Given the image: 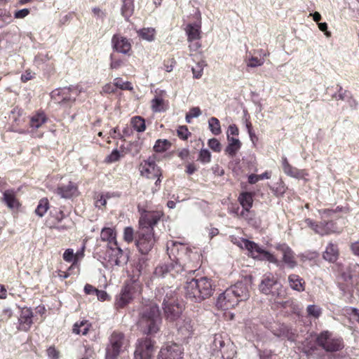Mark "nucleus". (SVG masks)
I'll list each match as a JSON object with an SVG mask.
<instances>
[{
	"label": "nucleus",
	"mask_w": 359,
	"mask_h": 359,
	"mask_svg": "<svg viewBox=\"0 0 359 359\" xmlns=\"http://www.w3.org/2000/svg\"><path fill=\"white\" fill-rule=\"evenodd\" d=\"M162 216L161 211L145 212L141 215L136 245L142 254H147L153 248L156 243L154 226Z\"/></svg>",
	"instance_id": "nucleus-1"
},
{
	"label": "nucleus",
	"mask_w": 359,
	"mask_h": 359,
	"mask_svg": "<svg viewBox=\"0 0 359 359\" xmlns=\"http://www.w3.org/2000/svg\"><path fill=\"white\" fill-rule=\"evenodd\" d=\"M139 315L137 326L141 332L144 334H154L159 330L161 318L156 303L149 302L142 305Z\"/></svg>",
	"instance_id": "nucleus-2"
},
{
	"label": "nucleus",
	"mask_w": 359,
	"mask_h": 359,
	"mask_svg": "<svg viewBox=\"0 0 359 359\" xmlns=\"http://www.w3.org/2000/svg\"><path fill=\"white\" fill-rule=\"evenodd\" d=\"M210 359H233L236 346L226 334H216L210 344Z\"/></svg>",
	"instance_id": "nucleus-3"
},
{
	"label": "nucleus",
	"mask_w": 359,
	"mask_h": 359,
	"mask_svg": "<svg viewBox=\"0 0 359 359\" xmlns=\"http://www.w3.org/2000/svg\"><path fill=\"white\" fill-rule=\"evenodd\" d=\"M184 290L186 297L196 302H200L210 297L213 290L211 280L206 277L187 280Z\"/></svg>",
	"instance_id": "nucleus-4"
},
{
	"label": "nucleus",
	"mask_w": 359,
	"mask_h": 359,
	"mask_svg": "<svg viewBox=\"0 0 359 359\" xmlns=\"http://www.w3.org/2000/svg\"><path fill=\"white\" fill-rule=\"evenodd\" d=\"M261 293L269 296L274 301L284 299L286 290L278 278L271 273H265L259 285Z\"/></svg>",
	"instance_id": "nucleus-5"
},
{
	"label": "nucleus",
	"mask_w": 359,
	"mask_h": 359,
	"mask_svg": "<svg viewBox=\"0 0 359 359\" xmlns=\"http://www.w3.org/2000/svg\"><path fill=\"white\" fill-rule=\"evenodd\" d=\"M181 250L178 253L177 261L175 263L171 262L170 264H162L158 266L154 271V274L157 277H165L167 274L170 273V276H175V274L180 273L182 271L186 269L187 267V263H185V254H191L182 245H180Z\"/></svg>",
	"instance_id": "nucleus-6"
},
{
	"label": "nucleus",
	"mask_w": 359,
	"mask_h": 359,
	"mask_svg": "<svg viewBox=\"0 0 359 359\" xmlns=\"http://www.w3.org/2000/svg\"><path fill=\"white\" fill-rule=\"evenodd\" d=\"M232 241L241 249L248 250L249 255L253 258L267 260L274 264L278 262L277 259L272 254L264 250L253 241L243 238H234Z\"/></svg>",
	"instance_id": "nucleus-7"
},
{
	"label": "nucleus",
	"mask_w": 359,
	"mask_h": 359,
	"mask_svg": "<svg viewBox=\"0 0 359 359\" xmlns=\"http://www.w3.org/2000/svg\"><path fill=\"white\" fill-rule=\"evenodd\" d=\"M128 346V340L121 332H114L109 339V344L106 348L105 359H117Z\"/></svg>",
	"instance_id": "nucleus-8"
},
{
	"label": "nucleus",
	"mask_w": 359,
	"mask_h": 359,
	"mask_svg": "<svg viewBox=\"0 0 359 359\" xmlns=\"http://www.w3.org/2000/svg\"><path fill=\"white\" fill-rule=\"evenodd\" d=\"M140 172L142 177L148 179H155L156 185L161 182L160 177L162 175L161 169L156 165V156H149L147 160H144L140 165Z\"/></svg>",
	"instance_id": "nucleus-9"
},
{
	"label": "nucleus",
	"mask_w": 359,
	"mask_h": 359,
	"mask_svg": "<svg viewBox=\"0 0 359 359\" xmlns=\"http://www.w3.org/2000/svg\"><path fill=\"white\" fill-rule=\"evenodd\" d=\"M163 310L167 320L175 321L178 319L182 311V307L175 303L173 292H168L163 301Z\"/></svg>",
	"instance_id": "nucleus-10"
},
{
	"label": "nucleus",
	"mask_w": 359,
	"mask_h": 359,
	"mask_svg": "<svg viewBox=\"0 0 359 359\" xmlns=\"http://www.w3.org/2000/svg\"><path fill=\"white\" fill-rule=\"evenodd\" d=\"M317 341L320 346L330 352L337 351L344 346L341 339L334 337L328 331L321 332L317 337Z\"/></svg>",
	"instance_id": "nucleus-11"
},
{
	"label": "nucleus",
	"mask_w": 359,
	"mask_h": 359,
	"mask_svg": "<svg viewBox=\"0 0 359 359\" xmlns=\"http://www.w3.org/2000/svg\"><path fill=\"white\" fill-rule=\"evenodd\" d=\"M79 93L77 88H63L51 93V97L59 104H66L74 101Z\"/></svg>",
	"instance_id": "nucleus-12"
},
{
	"label": "nucleus",
	"mask_w": 359,
	"mask_h": 359,
	"mask_svg": "<svg viewBox=\"0 0 359 359\" xmlns=\"http://www.w3.org/2000/svg\"><path fill=\"white\" fill-rule=\"evenodd\" d=\"M154 351V343L149 339H140L134 353V359H152Z\"/></svg>",
	"instance_id": "nucleus-13"
},
{
	"label": "nucleus",
	"mask_w": 359,
	"mask_h": 359,
	"mask_svg": "<svg viewBox=\"0 0 359 359\" xmlns=\"http://www.w3.org/2000/svg\"><path fill=\"white\" fill-rule=\"evenodd\" d=\"M183 348L177 344H167L162 347L158 359H182Z\"/></svg>",
	"instance_id": "nucleus-14"
},
{
	"label": "nucleus",
	"mask_w": 359,
	"mask_h": 359,
	"mask_svg": "<svg viewBox=\"0 0 359 359\" xmlns=\"http://www.w3.org/2000/svg\"><path fill=\"white\" fill-rule=\"evenodd\" d=\"M107 253L109 255V262L111 265L121 266L126 264L128 257L124 253L121 248L117 245L108 248Z\"/></svg>",
	"instance_id": "nucleus-15"
},
{
	"label": "nucleus",
	"mask_w": 359,
	"mask_h": 359,
	"mask_svg": "<svg viewBox=\"0 0 359 359\" xmlns=\"http://www.w3.org/2000/svg\"><path fill=\"white\" fill-rule=\"evenodd\" d=\"M233 294L237 298L238 303L240 301L247 300L250 297V291L247 283L238 282L227 289V294Z\"/></svg>",
	"instance_id": "nucleus-16"
},
{
	"label": "nucleus",
	"mask_w": 359,
	"mask_h": 359,
	"mask_svg": "<svg viewBox=\"0 0 359 359\" xmlns=\"http://www.w3.org/2000/svg\"><path fill=\"white\" fill-rule=\"evenodd\" d=\"M135 285L133 284H128L123 287L120 294L116 297V306L118 308H123L127 305L134 297Z\"/></svg>",
	"instance_id": "nucleus-17"
},
{
	"label": "nucleus",
	"mask_w": 359,
	"mask_h": 359,
	"mask_svg": "<svg viewBox=\"0 0 359 359\" xmlns=\"http://www.w3.org/2000/svg\"><path fill=\"white\" fill-rule=\"evenodd\" d=\"M237 304V298L233 294H227V289L219 295L216 302L217 307L222 310L233 309Z\"/></svg>",
	"instance_id": "nucleus-18"
},
{
	"label": "nucleus",
	"mask_w": 359,
	"mask_h": 359,
	"mask_svg": "<svg viewBox=\"0 0 359 359\" xmlns=\"http://www.w3.org/2000/svg\"><path fill=\"white\" fill-rule=\"evenodd\" d=\"M283 255V261L287 267L294 269L297 265V261L294 256V252L292 249L285 244L278 245L276 247Z\"/></svg>",
	"instance_id": "nucleus-19"
},
{
	"label": "nucleus",
	"mask_w": 359,
	"mask_h": 359,
	"mask_svg": "<svg viewBox=\"0 0 359 359\" xmlns=\"http://www.w3.org/2000/svg\"><path fill=\"white\" fill-rule=\"evenodd\" d=\"M282 164L283 172L288 176L297 179H305L308 176V172L305 170H299L292 167L285 157L283 158Z\"/></svg>",
	"instance_id": "nucleus-20"
},
{
	"label": "nucleus",
	"mask_w": 359,
	"mask_h": 359,
	"mask_svg": "<svg viewBox=\"0 0 359 359\" xmlns=\"http://www.w3.org/2000/svg\"><path fill=\"white\" fill-rule=\"evenodd\" d=\"M178 334L184 339L189 338L193 334V323L192 320L186 318L184 319H180L176 323Z\"/></svg>",
	"instance_id": "nucleus-21"
},
{
	"label": "nucleus",
	"mask_w": 359,
	"mask_h": 359,
	"mask_svg": "<svg viewBox=\"0 0 359 359\" xmlns=\"http://www.w3.org/2000/svg\"><path fill=\"white\" fill-rule=\"evenodd\" d=\"M114 48L118 53L128 54L131 50L129 40L120 35H114L112 38Z\"/></svg>",
	"instance_id": "nucleus-22"
},
{
	"label": "nucleus",
	"mask_w": 359,
	"mask_h": 359,
	"mask_svg": "<svg viewBox=\"0 0 359 359\" xmlns=\"http://www.w3.org/2000/svg\"><path fill=\"white\" fill-rule=\"evenodd\" d=\"M33 312L30 309L23 308L19 317L20 329L23 331L29 330L32 324Z\"/></svg>",
	"instance_id": "nucleus-23"
},
{
	"label": "nucleus",
	"mask_w": 359,
	"mask_h": 359,
	"mask_svg": "<svg viewBox=\"0 0 359 359\" xmlns=\"http://www.w3.org/2000/svg\"><path fill=\"white\" fill-rule=\"evenodd\" d=\"M306 224L311 228L316 233L321 236L330 234L332 233L340 232V230L335 229L325 228V222H322L320 224H316L310 219H305Z\"/></svg>",
	"instance_id": "nucleus-24"
},
{
	"label": "nucleus",
	"mask_w": 359,
	"mask_h": 359,
	"mask_svg": "<svg viewBox=\"0 0 359 359\" xmlns=\"http://www.w3.org/2000/svg\"><path fill=\"white\" fill-rule=\"evenodd\" d=\"M47 121V117L43 111H39L29 118V126L31 132L36 130Z\"/></svg>",
	"instance_id": "nucleus-25"
},
{
	"label": "nucleus",
	"mask_w": 359,
	"mask_h": 359,
	"mask_svg": "<svg viewBox=\"0 0 359 359\" xmlns=\"http://www.w3.org/2000/svg\"><path fill=\"white\" fill-rule=\"evenodd\" d=\"M56 193L61 198H70L77 194V187L71 182L67 184H63L57 187Z\"/></svg>",
	"instance_id": "nucleus-26"
},
{
	"label": "nucleus",
	"mask_w": 359,
	"mask_h": 359,
	"mask_svg": "<svg viewBox=\"0 0 359 359\" xmlns=\"http://www.w3.org/2000/svg\"><path fill=\"white\" fill-rule=\"evenodd\" d=\"M101 240L108 242V248L117 245L116 233L114 228L104 227L100 233Z\"/></svg>",
	"instance_id": "nucleus-27"
},
{
	"label": "nucleus",
	"mask_w": 359,
	"mask_h": 359,
	"mask_svg": "<svg viewBox=\"0 0 359 359\" xmlns=\"http://www.w3.org/2000/svg\"><path fill=\"white\" fill-rule=\"evenodd\" d=\"M16 191L13 189L6 190L3 194V201L10 209L18 208L20 203L16 198Z\"/></svg>",
	"instance_id": "nucleus-28"
},
{
	"label": "nucleus",
	"mask_w": 359,
	"mask_h": 359,
	"mask_svg": "<svg viewBox=\"0 0 359 359\" xmlns=\"http://www.w3.org/2000/svg\"><path fill=\"white\" fill-rule=\"evenodd\" d=\"M290 287L297 292H303L305 290V281L297 274H290L287 278Z\"/></svg>",
	"instance_id": "nucleus-29"
},
{
	"label": "nucleus",
	"mask_w": 359,
	"mask_h": 359,
	"mask_svg": "<svg viewBox=\"0 0 359 359\" xmlns=\"http://www.w3.org/2000/svg\"><path fill=\"white\" fill-rule=\"evenodd\" d=\"M339 257V250L336 245L330 243L327 245L325 250L323 252V257L329 262H334Z\"/></svg>",
	"instance_id": "nucleus-30"
},
{
	"label": "nucleus",
	"mask_w": 359,
	"mask_h": 359,
	"mask_svg": "<svg viewBox=\"0 0 359 359\" xmlns=\"http://www.w3.org/2000/svg\"><path fill=\"white\" fill-rule=\"evenodd\" d=\"M227 141L228 145L225 149V153L229 156L233 157L240 150L242 144L238 138L234 137H229V138H227Z\"/></svg>",
	"instance_id": "nucleus-31"
},
{
	"label": "nucleus",
	"mask_w": 359,
	"mask_h": 359,
	"mask_svg": "<svg viewBox=\"0 0 359 359\" xmlns=\"http://www.w3.org/2000/svg\"><path fill=\"white\" fill-rule=\"evenodd\" d=\"M188 41L192 42L201 39V26L198 24H189L185 29Z\"/></svg>",
	"instance_id": "nucleus-32"
},
{
	"label": "nucleus",
	"mask_w": 359,
	"mask_h": 359,
	"mask_svg": "<svg viewBox=\"0 0 359 359\" xmlns=\"http://www.w3.org/2000/svg\"><path fill=\"white\" fill-rule=\"evenodd\" d=\"M134 0H123V4L121 6V15L125 18L126 20L133 15L134 11Z\"/></svg>",
	"instance_id": "nucleus-33"
},
{
	"label": "nucleus",
	"mask_w": 359,
	"mask_h": 359,
	"mask_svg": "<svg viewBox=\"0 0 359 359\" xmlns=\"http://www.w3.org/2000/svg\"><path fill=\"white\" fill-rule=\"evenodd\" d=\"M90 327V323L87 320H82L79 323H76L74 325L73 332L76 334L86 335Z\"/></svg>",
	"instance_id": "nucleus-34"
},
{
	"label": "nucleus",
	"mask_w": 359,
	"mask_h": 359,
	"mask_svg": "<svg viewBox=\"0 0 359 359\" xmlns=\"http://www.w3.org/2000/svg\"><path fill=\"white\" fill-rule=\"evenodd\" d=\"M238 201L243 208H251L253 203L252 194L248 192H243L239 196Z\"/></svg>",
	"instance_id": "nucleus-35"
},
{
	"label": "nucleus",
	"mask_w": 359,
	"mask_h": 359,
	"mask_svg": "<svg viewBox=\"0 0 359 359\" xmlns=\"http://www.w3.org/2000/svg\"><path fill=\"white\" fill-rule=\"evenodd\" d=\"M138 36L142 39L148 41H152L155 39L156 31L154 28H143L137 31Z\"/></svg>",
	"instance_id": "nucleus-36"
},
{
	"label": "nucleus",
	"mask_w": 359,
	"mask_h": 359,
	"mask_svg": "<svg viewBox=\"0 0 359 359\" xmlns=\"http://www.w3.org/2000/svg\"><path fill=\"white\" fill-rule=\"evenodd\" d=\"M341 278L346 283L347 286H353L356 285L355 275H353L351 272V266L343 272Z\"/></svg>",
	"instance_id": "nucleus-37"
},
{
	"label": "nucleus",
	"mask_w": 359,
	"mask_h": 359,
	"mask_svg": "<svg viewBox=\"0 0 359 359\" xmlns=\"http://www.w3.org/2000/svg\"><path fill=\"white\" fill-rule=\"evenodd\" d=\"M151 109L154 112H161L165 109V101L163 98L156 96L151 100Z\"/></svg>",
	"instance_id": "nucleus-38"
},
{
	"label": "nucleus",
	"mask_w": 359,
	"mask_h": 359,
	"mask_svg": "<svg viewBox=\"0 0 359 359\" xmlns=\"http://www.w3.org/2000/svg\"><path fill=\"white\" fill-rule=\"evenodd\" d=\"M208 126L212 134L218 135L222 133L219 121L215 117H211L208 120Z\"/></svg>",
	"instance_id": "nucleus-39"
},
{
	"label": "nucleus",
	"mask_w": 359,
	"mask_h": 359,
	"mask_svg": "<svg viewBox=\"0 0 359 359\" xmlns=\"http://www.w3.org/2000/svg\"><path fill=\"white\" fill-rule=\"evenodd\" d=\"M131 124L137 132H144L146 129L144 119L140 116H135L132 118Z\"/></svg>",
	"instance_id": "nucleus-40"
},
{
	"label": "nucleus",
	"mask_w": 359,
	"mask_h": 359,
	"mask_svg": "<svg viewBox=\"0 0 359 359\" xmlns=\"http://www.w3.org/2000/svg\"><path fill=\"white\" fill-rule=\"evenodd\" d=\"M171 146L170 142L167 140H158L154 146V150L156 152H163L167 151Z\"/></svg>",
	"instance_id": "nucleus-41"
},
{
	"label": "nucleus",
	"mask_w": 359,
	"mask_h": 359,
	"mask_svg": "<svg viewBox=\"0 0 359 359\" xmlns=\"http://www.w3.org/2000/svg\"><path fill=\"white\" fill-rule=\"evenodd\" d=\"M49 208V203L47 198L40 200L39 205L35 210L36 214L39 217H43Z\"/></svg>",
	"instance_id": "nucleus-42"
},
{
	"label": "nucleus",
	"mask_w": 359,
	"mask_h": 359,
	"mask_svg": "<svg viewBox=\"0 0 359 359\" xmlns=\"http://www.w3.org/2000/svg\"><path fill=\"white\" fill-rule=\"evenodd\" d=\"M12 21V17L9 11L6 9H0V27H4Z\"/></svg>",
	"instance_id": "nucleus-43"
},
{
	"label": "nucleus",
	"mask_w": 359,
	"mask_h": 359,
	"mask_svg": "<svg viewBox=\"0 0 359 359\" xmlns=\"http://www.w3.org/2000/svg\"><path fill=\"white\" fill-rule=\"evenodd\" d=\"M62 257L65 261L67 262H73L74 264H76L78 260V255L74 254L72 249L66 250Z\"/></svg>",
	"instance_id": "nucleus-44"
},
{
	"label": "nucleus",
	"mask_w": 359,
	"mask_h": 359,
	"mask_svg": "<svg viewBox=\"0 0 359 359\" xmlns=\"http://www.w3.org/2000/svg\"><path fill=\"white\" fill-rule=\"evenodd\" d=\"M308 315L314 318H318L321 315V309L316 305H309L306 309Z\"/></svg>",
	"instance_id": "nucleus-45"
},
{
	"label": "nucleus",
	"mask_w": 359,
	"mask_h": 359,
	"mask_svg": "<svg viewBox=\"0 0 359 359\" xmlns=\"http://www.w3.org/2000/svg\"><path fill=\"white\" fill-rule=\"evenodd\" d=\"M264 63V60L251 56L246 60L247 66L251 68L260 67Z\"/></svg>",
	"instance_id": "nucleus-46"
},
{
	"label": "nucleus",
	"mask_w": 359,
	"mask_h": 359,
	"mask_svg": "<svg viewBox=\"0 0 359 359\" xmlns=\"http://www.w3.org/2000/svg\"><path fill=\"white\" fill-rule=\"evenodd\" d=\"M114 86H115L116 88H118L121 90H132L133 88L130 82L123 81L121 79H120L118 78H116L114 79Z\"/></svg>",
	"instance_id": "nucleus-47"
},
{
	"label": "nucleus",
	"mask_w": 359,
	"mask_h": 359,
	"mask_svg": "<svg viewBox=\"0 0 359 359\" xmlns=\"http://www.w3.org/2000/svg\"><path fill=\"white\" fill-rule=\"evenodd\" d=\"M198 160L203 163H210L211 161V154L208 149H201L199 153Z\"/></svg>",
	"instance_id": "nucleus-48"
},
{
	"label": "nucleus",
	"mask_w": 359,
	"mask_h": 359,
	"mask_svg": "<svg viewBox=\"0 0 359 359\" xmlns=\"http://www.w3.org/2000/svg\"><path fill=\"white\" fill-rule=\"evenodd\" d=\"M203 62H198L196 64V67H192L191 70L193 72L194 78L200 79L203 75Z\"/></svg>",
	"instance_id": "nucleus-49"
},
{
	"label": "nucleus",
	"mask_w": 359,
	"mask_h": 359,
	"mask_svg": "<svg viewBox=\"0 0 359 359\" xmlns=\"http://www.w3.org/2000/svg\"><path fill=\"white\" fill-rule=\"evenodd\" d=\"M109 197L110 196L109 194H101L97 196V198L95 202V206L98 208H102L104 207L107 203V199L109 198Z\"/></svg>",
	"instance_id": "nucleus-50"
},
{
	"label": "nucleus",
	"mask_w": 359,
	"mask_h": 359,
	"mask_svg": "<svg viewBox=\"0 0 359 359\" xmlns=\"http://www.w3.org/2000/svg\"><path fill=\"white\" fill-rule=\"evenodd\" d=\"M134 238V230L132 227H126L123 231V239L127 243H131Z\"/></svg>",
	"instance_id": "nucleus-51"
},
{
	"label": "nucleus",
	"mask_w": 359,
	"mask_h": 359,
	"mask_svg": "<svg viewBox=\"0 0 359 359\" xmlns=\"http://www.w3.org/2000/svg\"><path fill=\"white\" fill-rule=\"evenodd\" d=\"M208 146L212 151L216 152H219L222 149L221 144L216 138L210 139Z\"/></svg>",
	"instance_id": "nucleus-52"
},
{
	"label": "nucleus",
	"mask_w": 359,
	"mask_h": 359,
	"mask_svg": "<svg viewBox=\"0 0 359 359\" xmlns=\"http://www.w3.org/2000/svg\"><path fill=\"white\" fill-rule=\"evenodd\" d=\"M177 135L183 140H187L190 135V133L187 126H180L177 129Z\"/></svg>",
	"instance_id": "nucleus-53"
},
{
	"label": "nucleus",
	"mask_w": 359,
	"mask_h": 359,
	"mask_svg": "<svg viewBox=\"0 0 359 359\" xmlns=\"http://www.w3.org/2000/svg\"><path fill=\"white\" fill-rule=\"evenodd\" d=\"M238 128L235 124L230 125L228 127L226 134H227V138L229 137H234L238 135Z\"/></svg>",
	"instance_id": "nucleus-54"
},
{
	"label": "nucleus",
	"mask_w": 359,
	"mask_h": 359,
	"mask_svg": "<svg viewBox=\"0 0 359 359\" xmlns=\"http://www.w3.org/2000/svg\"><path fill=\"white\" fill-rule=\"evenodd\" d=\"M250 208H243L242 211L239 214V217L246 219L250 220L254 216V214L250 210Z\"/></svg>",
	"instance_id": "nucleus-55"
},
{
	"label": "nucleus",
	"mask_w": 359,
	"mask_h": 359,
	"mask_svg": "<svg viewBox=\"0 0 359 359\" xmlns=\"http://www.w3.org/2000/svg\"><path fill=\"white\" fill-rule=\"evenodd\" d=\"M350 95L351 94H350V93L348 91H347V90H344L343 91L341 87H340L339 90V93L335 95V98L337 100H341L346 101L348 97H349Z\"/></svg>",
	"instance_id": "nucleus-56"
},
{
	"label": "nucleus",
	"mask_w": 359,
	"mask_h": 359,
	"mask_svg": "<svg viewBox=\"0 0 359 359\" xmlns=\"http://www.w3.org/2000/svg\"><path fill=\"white\" fill-rule=\"evenodd\" d=\"M29 13V10L28 8H23L22 10L17 11L14 13V16L15 18L21 19L25 18Z\"/></svg>",
	"instance_id": "nucleus-57"
},
{
	"label": "nucleus",
	"mask_w": 359,
	"mask_h": 359,
	"mask_svg": "<svg viewBox=\"0 0 359 359\" xmlns=\"http://www.w3.org/2000/svg\"><path fill=\"white\" fill-rule=\"evenodd\" d=\"M120 158V154L117 150H114L109 156H107V161L112 163L117 161Z\"/></svg>",
	"instance_id": "nucleus-58"
},
{
	"label": "nucleus",
	"mask_w": 359,
	"mask_h": 359,
	"mask_svg": "<svg viewBox=\"0 0 359 359\" xmlns=\"http://www.w3.org/2000/svg\"><path fill=\"white\" fill-rule=\"evenodd\" d=\"M48 355L51 359H58L59 353L54 347H50L47 350Z\"/></svg>",
	"instance_id": "nucleus-59"
},
{
	"label": "nucleus",
	"mask_w": 359,
	"mask_h": 359,
	"mask_svg": "<svg viewBox=\"0 0 359 359\" xmlns=\"http://www.w3.org/2000/svg\"><path fill=\"white\" fill-rule=\"evenodd\" d=\"M92 11L94 16L98 19L102 20L105 16L104 12L97 7L93 8Z\"/></svg>",
	"instance_id": "nucleus-60"
},
{
	"label": "nucleus",
	"mask_w": 359,
	"mask_h": 359,
	"mask_svg": "<svg viewBox=\"0 0 359 359\" xmlns=\"http://www.w3.org/2000/svg\"><path fill=\"white\" fill-rule=\"evenodd\" d=\"M189 113L192 118H196L201 114V111L199 107H196L191 108Z\"/></svg>",
	"instance_id": "nucleus-61"
},
{
	"label": "nucleus",
	"mask_w": 359,
	"mask_h": 359,
	"mask_svg": "<svg viewBox=\"0 0 359 359\" xmlns=\"http://www.w3.org/2000/svg\"><path fill=\"white\" fill-rule=\"evenodd\" d=\"M84 291L87 294H95L97 290L95 288L93 285L86 284L84 287Z\"/></svg>",
	"instance_id": "nucleus-62"
},
{
	"label": "nucleus",
	"mask_w": 359,
	"mask_h": 359,
	"mask_svg": "<svg viewBox=\"0 0 359 359\" xmlns=\"http://www.w3.org/2000/svg\"><path fill=\"white\" fill-rule=\"evenodd\" d=\"M351 272L355 275L356 285L359 283V265L354 264L351 266Z\"/></svg>",
	"instance_id": "nucleus-63"
},
{
	"label": "nucleus",
	"mask_w": 359,
	"mask_h": 359,
	"mask_svg": "<svg viewBox=\"0 0 359 359\" xmlns=\"http://www.w3.org/2000/svg\"><path fill=\"white\" fill-rule=\"evenodd\" d=\"M352 252L359 257V241L353 243L351 245Z\"/></svg>",
	"instance_id": "nucleus-64"
}]
</instances>
